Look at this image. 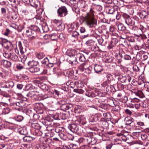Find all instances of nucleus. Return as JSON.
Masks as SVG:
<instances>
[{"instance_id": "45", "label": "nucleus", "mask_w": 149, "mask_h": 149, "mask_svg": "<svg viewBox=\"0 0 149 149\" xmlns=\"http://www.w3.org/2000/svg\"><path fill=\"white\" fill-rule=\"evenodd\" d=\"M107 81L111 83L112 81L113 80V75L110 74H107L106 76Z\"/></svg>"}, {"instance_id": "63", "label": "nucleus", "mask_w": 149, "mask_h": 149, "mask_svg": "<svg viewBox=\"0 0 149 149\" xmlns=\"http://www.w3.org/2000/svg\"><path fill=\"white\" fill-rule=\"evenodd\" d=\"M38 86L42 89H44L46 88L47 86L45 84L42 83H38Z\"/></svg>"}, {"instance_id": "29", "label": "nucleus", "mask_w": 149, "mask_h": 149, "mask_svg": "<svg viewBox=\"0 0 149 149\" xmlns=\"http://www.w3.org/2000/svg\"><path fill=\"white\" fill-rule=\"evenodd\" d=\"M103 116L104 117L103 119L106 121H109V120H111L112 118V116H111V115L108 113H103Z\"/></svg>"}, {"instance_id": "62", "label": "nucleus", "mask_w": 149, "mask_h": 149, "mask_svg": "<svg viewBox=\"0 0 149 149\" xmlns=\"http://www.w3.org/2000/svg\"><path fill=\"white\" fill-rule=\"evenodd\" d=\"M18 46L19 49L20 51L21 52H22L23 51V47L22 46V44L21 41H19L18 42Z\"/></svg>"}, {"instance_id": "26", "label": "nucleus", "mask_w": 149, "mask_h": 149, "mask_svg": "<svg viewBox=\"0 0 149 149\" xmlns=\"http://www.w3.org/2000/svg\"><path fill=\"white\" fill-rule=\"evenodd\" d=\"M14 86V83L13 81H10L6 84L3 88H12Z\"/></svg>"}, {"instance_id": "58", "label": "nucleus", "mask_w": 149, "mask_h": 149, "mask_svg": "<svg viewBox=\"0 0 149 149\" xmlns=\"http://www.w3.org/2000/svg\"><path fill=\"white\" fill-rule=\"evenodd\" d=\"M62 128L61 127H57L55 129L54 131L56 133L59 134L62 132Z\"/></svg>"}, {"instance_id": "27", "label": "nucleus", "mask_w": 149, "mask_h": 149, "mask_svg": "<svg viewBox=\"0 0 149 149\" xmlns=\"http://www.w3.org/2000/svg\"><path fill=\"white\" fill-rule=\"evenodd\" d=\"M29 130L26 127L21 128L19 131V133L22 135H26L28 133Z\"/></svg>"}, {"instance_id": "19", "label": "nucleus", "mask_w": 149, "mask_h": 149, "mask_svg": "<svg viewBox=\"0 0 149 149\" xmlns=\"http://www.w3.org/2000/svg\"><path fill=\"white\" fill-rule=\"evenodd\" d=\"M94 69L95 72L100 74L103 70V68L100 65H95Z\"/></svg>"}, {"instance_id": "18", "label": "nucleus", "mask_w": 149, "mask_h": 149, "mask_svg": "<svg viewBox=\"0 0 149 149\" xmlns=\"http://www.w3.org/2000/svg\"><path fill=\"white\" fill-rule=\"evenodd\" d=\"M72 107V105L71 104H62L61 107V109L62 110L66 111Z\"/></svg>"}, {"instance_id": "43", "label": "nucleus", "mask_w": 149, "mask_h": 149, "mask_svg": "<svg viewBox=\"0 0 149 149\" xmlns=\"http://www.w3.org/2000/svg\"><path fill=\"white\" fill-rule=\"evenodd\" d=\"M67 53H69V55L74 56L77 53L76 50L74 49H72L68 50L67 52Z\"/></svg>"}, {"instance_id": "33", "label": "nucleus", "mask_w": 149, "mask_h": 149, "mask_svg": "<svg viewBox=\"0 0 149 149\" xmlns=\"http://www.w3.org/2000/svg\"><path fill=\"white\" fill-rule=\"evenodd\" d=\"M131 92L132 93L135 94V95L137 96L141 97V94L142 93V92L141 91H138L137 89H132L131 90Z\"/></svg>"}, {"instance_id": "44", "label": "nucleus", "mask_w": 149, "mask_h": 149, "mask_svg": "<svg viewBox=\"0 0 149 149\" xmlns=\"http://www.w3.org/2000/svg\"><path fill=\"white\" fill-rule=\"evenodd\" d=\"M88 65L86 66V68L85 69L84 71L86 73L89 74L91 73V72L92 70V68L91 66L88 67Z\"/></svg>"}, {"instance_id": "12", "label": "nucleus", "mask_w": 149, "mask_h": 149, "mask_svg": "<svg viewBox=\"0 0 149 149\" xmlns=\"http://www.w3.org/2000/svg\"><path fill=\"white\" fill-rule=\"evenodd\" d=\"M118 7L116 5L113 6H111L107 8L108 13L110 14H113L117 12Z\"/></svg>"}, {"instance_id": "50", "label": "nucleus", "mask_w": 149, "mask_h": 149, "mask_svg": "<svg viewBox=\"0 0 149 149\" xmlns=\"http://www.w3.org/2000/svg\"><path fill=\"white\" fill-rule=\"evenodd\" d=\"M45 56V54L43 53H39L36 55L37 57L39 59H41L43 58Z\"/></svg>"}, {"instance_id": "15", "label": "nucleus", "mask_w": 149, "mask_h": 149, "mask_svg": "<svg viewBox=\"0 0 149 149\" xmlns=\"http://www.w3.org/2000/svg\"><path fill=\"white\" fill-rule=\"evenodd\" d=\"M68 128L73 132H77L79 130L78 126L75 124H71L68 126Z\"/></svg>"}, {"instance_id": "56", "label": "nucleus", "mask_w": 149, "mask_h": 149, "mask_svg": "<svg viewBox=\"0 0 149 149\" xmlns=\"http://www.w3.org/2000/svg\"><path fill=\"white\" fill-rule=\"evenodd\" d=\"M68 86L67 85H64L61 86V89L65 91H69Z\"/></svg>"}, {"instance_id": "23", "label": "nucleus", "mask_w": 149, "mask_h": 149, "mask_svg": "<svg viewBox=\"0 0 149 149\" xmlns=\"http://www.w3.org/2000/svg\"><path fill=\"white\" fill-rule=\"evenodd\" d=\"M87 65L88 64L86 62L81 64L78 67L79 70L81 72H84Z\"/></svg>"}, {"instance_id": "51", "label": "nucleus", "mask_w": 149, "mask_h": 149, "mask_svg": "<svg viewBox=\"0 0 149 149\" xmlns=\"http://www.w3.org/2000/svg\"><path fill=\"white\" fill-rule=\"evenodd\" d=\"M61 22H62L60 20L55 19L54 20L53 22V23L54 24L53 25H54V27H55L57 25H59L60 24H61Z\"/></svg>"}, {"instance_id": "49", "label": "nucleus", "mask_w": 149, "mask_h": 149, "mask_svg": "<svg viewBox=\"0 0 149 149\" xmlns=\"http://www.w3.org/2000/svg\"><path fill=\"white\" fill-rule=\"evenodd\" d=\"M141 107L143 108L147 107L148 106V104L147 102L146 101L141 102H140Z\"/></svg>"}, {"instance_id": "35", "label": "nucleus", "mask_w": 149, "mask_h": 149, "mask_svg": "<svg viewBox=\"0 0 149 149\" xmlns=\"http://www.w3.org/2000/svg\"><path fill=\"white\" fill-rule=\"evenodd\" d=\"M29 28H31L33 32H38L40 31L39 28L37 26L34 25H31L29 27Z\"/></svg>"}, {"instance_id": "37", "label": "nucleus", "mask_w": 149, "mask_h": 149, "mask_svg": "<svg viewBox=\"0 0 149 149\" xmlns=\"http://www.w3.org/2000/svg\"><path fill=\"white\" fill-rule=\"evenodd\" d=\"M31 127L35 130L40 129L41 127L40 125L37 123H32L31 125Z\"/></svg>"}, {"instance_id": "3", "label": "nucleus", "mask_w": 149, "mask_h": 149, "mask_svg": "<svg viewBox=\"0 0 149 149\" xmlns=\"http://www.w3.org/2000/svg\"><path fill=\"white\" fill-rule=\"evenodd\" d=\"M86 95L87 96L90 97H94L97 96L101 97L104 96V94L97 89L88 90L86 93Z\"/></svg>"}, {"instance_id": "40", "label": "nucleus", "mask_w": 149, "mask_h": 149, "mask_svg": "<svg viewBox=\"0 0 149 149\" xmlns=\"http://www.w3.org/2000/svg\"><path fill=\"white\" fill-rule=\"evenodd\" d=\"M73 59L72 58H71L69 61V63L73 65L77 64L78 63L77 58L75 57Z\"/></svg>"}, {"instance_id": "57", "label": "nucleus", "mask_w": 149, "mask_h": 149, "mask_svg": "<svg viewBox=\"0 0 149 149\" xmlns=\"http://www.w3.org/2000/svg\"><path fill=\"white\" fill-rule=\"evenodd\" d=\"M136 38L133 36L129 37L128 38V40L129 42H135Z\"/></svg>"}, {"instance_id": "59", "label": "nucleus", "mask_w": 149, "mask_h": 149, "mask_svg": "<svg viewBox=\"0 0 149 149\" xmlns=\"http://www.w3.org/2000/svg\"><path fill=\"white\" fill-rule=\"evenodd\" d=\"M42 30L44 32H47L49 30V29L47 25L45 24L42 26Z\"/></svg>"}, {"instance_id": "55", "label": "nucleus", "mask_w": 149, "mask_h": 149, "mask_svg": "<svg viewBox=\"0 0 149 149\" xmlns=\"http://www.w3.org/2000/svg\"><path fill=\"white\" fill-rule=\"evenodd\" d=\"M50 61L47 57L45 58L44 59L41 61V63L43 64H46L47 65Z\"/></svg>"}, {"instance_id": "11", "label": "nucleus", "mask_w": 149, "mask_h": 149, "mask_svg": "<svg viewBox=\"0 0 149 149\" xmlns=\"http://www.w3.org/2000/svg\"><path fill=\"white\" fill-rule=\"evenodd\" d=\"M76 122L77 124H78L81 125L86 124V121L85 118L83 116H80L77 118V120L76 121Z\"/></svg>"}, {"instance_id": "4", "label": "nucleus", "mask_w": 149, "mask_h": 149, "mask_svg": "<svg viewBox=\"0 0 149 149\" xmlns=\"http://www.w3.org/2000/svg\"><path fill=\"white\" fill-rule=\"evenodd\" d=\"M3 55L6 58L14 62L17 61L19 60L18 56L13 52L5 53Z\"/></svg>"}, {"instance_id": "6", "label": "nucleus", "mask_w": 149, "mask_h": 149, "mask_svg": "<svg viewBox=\"0 0 149 149\" xmlns=\"http://www.w3.org/2000/svg\"><path fill=\"white\" fill-rule=\"evenodd\" d=\"M58 16L61 17L65 16L68 13L66 8L65 6H62L59 8L57 10Z\"/></svg>"}, {"instance_id": "28", "label": "nucleus", "mask_w": 149, "mask_h": 149, "mask_svg": "<svg viewBox=\"0 0 149 149\" xmlns=\"http://www.w3.org/2000/svg\"><path fill=\"white\" fill-rule=\"evenodd\" d=\"M95 42L92 39H90L88 40L86 42V44L89 47V48H91L93 47V46L95 44Z\"/></svg>"}, {"instance_id": "21", "label": "nucleus", "mask_w": 149, "mask_h": 149, "mask_svg": "<svg viewBox=\"0 0 149 149\" xmlns=\"http://www.w3.org/2000/svg\"><path fill=\"white\" fill-rule=\"evenodd\" d=\"M38 93L36 91H32L29 92L26 94V96L30 97H34L35 98L37 97Z\"/></svg>"}, {"instance_id": "16", "label": "nucleus", "mask_w": 149, "mask_h": 149, "mask_svg": "<svg viewBox=\"0 0 149 149\" xmlns=\"http://www.w3.org/2000/svg\"><path fill=\"white\" fill-rule=\"evenodd\" d=\"M26 99L25 98L24 100H20L18 101L15 102L14 103V105H15L17 106L23 107L25 105V101Z\"/></svg>"}, {"instance_id": "38", "label": "nucleus", "mask_w": 149, "mask_h": 149, "mask_svg": "<svg viewBox=\"0 0 149 149\" xmlns=\"http://www.w3.org/2000/svg\"><path fill=\"white\" fill-rule=\"evenodd\" d=\"M146 13V10H143L141 12H139L137 13V15L139 16V17L141 19L143 18L144 16Z\"/></svg>"}, {"instance_id": "61", "label": "nucleus", "mask_w": 149, "mask_h": 149, "mask_svg": "<svg viewBox=\"0 0 149 149\" xmlns=\"http://www.w3.org/2000/svg\"><path fill=\"white\" fill-rule=\"evenodd\" d=\"M122 55L119 54L117 57L116 60L119 63H120L122 61Z\"/></svg>"}, {"instance_id": "34", "label": "nucleus", "mask_w": 149, "mask_h": 149, "mask_svg": "<svg viewBox=\"0 0 149 149\" xmlns=\"http://www.w3.org/2000/svg\"><path fill=\"white\" fill-rule=\"evenodd\" d=\"M98 120V117L97 115H93L89 118V120L91 122H96Z\"/></svg>"}, {"instance_id": "24", "label": "nucleus", "mask_w": 149, "mask_h": 149, "mask_svg": "<svg viewBox=\"0 0 149 149\" xmlns=\"http://www.w3.org/2000/svg\"><path fill=\"white\" fill-rule=\"evenodd\" d=\"M39 3L38 0H31L30 3L31 6L36 8L38 7Z\"/></svg>"}, {"instance_id": "5", "label": "nucleus", "mask_w": 149, "mask_h": 149, "mask_svg": "<svg viewBox=\"0 0 149 149\" xmlns=\"http://www.w3.org/2000/svg\"><path fill=\"white\" fill-rule=\"evenodd\" d=\"M122 17L127 25L133 26L135 24V22L132 19L129 15L125 13L123 15Z\"/></svg>"}, {"instance_id": "30", "label": "nucleus", "mask_w": 149, "mask_h": 149, "mask_svg": "<svg viewBox=\"0 0 149 149\" xmlns=\"http://www.w3.org/2000/svg\"><path fill=\"white\" fill-rule=\"evenodd\" d=\"M2 63L3 66L6 68H10L11 66V63L10 61L3 60L2 61Z\"/></svg>"}, {"instance_id": "10", "label": "nucleus", "mask_w": 149, "mask_h": 149, "mask_svg": "<svg viewBox=\"0 0 149 149\" xmlns=\"http://www.w3.org/2000/svg\"><path fill=\"white\" fill-rule=\"evenodd\" d=\"M99 33L100 34H104L107 32V26L104 25H102L99 26L97 29Z\"/></svg>"}, {"instance_id": "47", "label": "nucleus", "mask_w": 149, "mask_h": 149, "mask_svg": "<svg viewBox=\"0 0 149 149\" xmlns=\"http://www.w3.org/2000/svg\"><path fill=\"white\" fill-rule=\"evenodd\" d=\"M114 88L113 86L109 84L106 88V91L107 92H111L112 91L113 88Z\"/></svg>"}, {"instance_id": "17", "label": "nucleus", "mask_w": 149, "mask_h": 149, "mask_svg": "<svg viewBox=\"0 0 149 149\" xmlns=\"http://www.w3.org/2000/svg\"><path fill=\"white\" fill-rule=\"evenodd\" d=\"M117 27L118 30L120 31H123L124 33H127V32L125 31L126 27L123 24L120 23L119 24L117 25Z\"/></svg>"}, {"instance_id": "9", "label": "nucleus", "mask_w": 149, "mask_h": 149, "mask_svg": "<svg viewBox=\"0 0 149 149\" xmlns=\"http://www.w3.org/2000/svg\"><path fill=\"white\" fill-rule=\"evenodd\" d=\"M118 79L122 83H124L127 81L129 82L132 79L131 77L129 75L119 77Z\"/></svg>"}, {"instance_id": "39", "label": "nucleus", "mask_w": 149, "mask_h": 149, "mask_svg": "<svg viewBox=\"0 0 149 149\" xmlns=\"http://www.w3.org/2000/svg\"><path fill=\"white\" fill-rule=\"evenodd\" d=\"M33 132V135L36 136H40L42 134V132L40 129L35 130Z\"/></svg>"}, {"instance_id": "48", "label": "nucleus", "mask_w": 149, "mask_h": 149, "mask_svg": "<svg viewBox=\"0 0 149 149\" xmlns=\"http://www.w3.org/2000/svg\"><path fill=\"white\" fill-rule=\"evenodd\" d=\"M58 135L60 138L64 140H66L67 138L66 135L63 134L62 132L61 133L58 134Z\"/></svg>"}, {"instance_id": "22", "label": "nucleus", "mask_w": 149, "mask_h": 149, "mask_svg": "<svg viewBox=\"0 0 149 149\" xmlns=\"http://www.w3.org/2000/svg\"><path fill=\"white\" fill-rule=\"evenodd\" d=\"M76 56L77 58L79 59L80 61L84 62L86 60V58L84 56L80 53L77 54Z\"/></svg>"}, {"instance_id": "14", "label": "nucleus", "mask_w": 149, "mask_h": 149, "mask_svg": "<svg viewBox=\"0 0 149 149\" xmlns=\"http://www.w3.org/2000/svg\"><path fill=\"white\" fill-rule=\"evenodd\" d=\"M125 124L127 125L133 126L134 125V120L131 117H127L125 118Z\"/></svg>"}, {"instance_id": "54", "label": "nucleus", "mask_w": 149, "mask_h": 149, "mask_svg": "<svg viewBox=\"0 0 149 149\" xmlns=\"http://www.w3.org/2000/svg\"><path fill=\"white\" fill-rule=\"evenodd\" d=\"M110 82L107 81H106L104 82L102 84V86L104 88H106L107 87L109 84H110Z\"/></svg>"}, {"instance_id": "46", "label": "nucleus", "mask_w": 149, "mask_h": 149, "mask_svg": "<svg viewBox=\"0 0 149 149\" xmlns=\"http://www.w3.org/2000/svg\"><path fill=\"white\" fill-rule=\"evenodd\" d=\"M113 144L111 142L109 141L107 142L106 144L105 147L106 149H111Z\"/></svg>"}, {"instance_id": "64", "label": "nucleus", "mask_w": 149, "mask_h": 149, "mask_svg": "<svg viewBox=\"0 0 149 149\" xmlns=\"http://www.w3.org/2000/svg\"><path fill=\"white\" fill-rule=\"evenodd\" d=\"M27 30L26 31V34L28 36H30L32 34L34 33L33 32L31 28Z\"/></svg>"}, {"instance_id": "52", "label": "nucleus", "mask_w": 149, "mask_h": 149, "mask_svg": "<svg viewBox=\"0 0 149 149\" xmlns=\"http://www.w3.org/2000/svg\"><path fill=\"white\" fill-rule=\"evenodd\" d=\"M110 32H111L110 34L111 36H116V29L114 27H110Z\"/></svg>"}, {"instance_id": "41", "label": "nucleus", "mask_w": 149, "mask_h": 149, "mask_svg": "<svg viewBox=\"0 0 149 149\" xmlns=\"http://www.w3.org/2000/svg\"><path fill=\"white\" fill-rule=\"evenodd\" d=\"M84 136L85 137L84 139L85 140V139H88V138H91L93 137V134L91 132L85 133H84Z\"/></svg>"}, {"instance_id": "25", "label": "nucleus", "mask_w": 149, "mask_h": 149, "mask_svg": "<svg viewBox=\"0 0 149 149\" xmlns=\"http://www.w3.org/2000/svg\"><path fill=\"white\" fill-rule=\"evenodd\" d=\"M38 64V62L34 60L29 61L27 63L29 67V68L36 66Z\"/></svg>"}, {"instance_id": "60", "label": "nucleus", "mask_w": 149, "mask_h": 149, "mask_svg": "<svg viewBox=\"0 0 149 149\" xmlns=\"http://www.w3.org/2000/svg\"><path fill=\"white\" fill-rule=\"evenodd\" d=\"M97 142V140L95 137L93 136L91 139L89 145H93L95 144Z\"/></svg>"}, {"instance_id": "8", "label": "nucleus", "mask_w": 149, "mask_h": 149, "mask_svg": "<svg viewBox=\"0 0 149 149\" xmlns=\"http://www.w3.org/2000/svg\"><path fill=\"white\" fill-rule=\"evenodd\" d=\"M52 119L49 117H47L42 121V123L45 125H54Z\"/></svg>"}, {"instance_id": "31", "label": "nucleus", "mask_w": 149, "mask_h": 149, "mask_svg": "<svg viewBox=\"0 0 149 149\" xmlns=\"http://www.w3.org/2000/svg\"><path fill=\"white\" fill-rule=\"evenodd\" d=\"M23 139L24 142H29L33 140V138L31 136L25 135L23 137Z\"/></svg>"}, {"instance_id": "1", "label": "nucleus", "mask_w": 149, "mask_h": 149, "mask_svg": "<svg viewBox=\"0 0 149 149\" xmlns=\"http://www.w3.org/2000/svg\"><path fill=\"white\" fill-rule=\"evenodd\" d=\"M102 6L99 5L94 4L90 9L89 11L87 13L85 16L84 21L86 24L90 28H92L97 25L96 19L94 17V11L93 9H96L97 11H100L102 10Z\"/></svg>"}, {"instance_id": "13", "label": "nucleus", "mask_w": 149, "mask_h": 149, "mask_svg": "<svg viewBox=\"0 0 149 149\" xmlns=\"http://www.w3.org/2000/svg\"><path fill=\"white\" fill-rule=\"evenodd\" d=\"M79 6L81 11H86L88 9V6L84 1H80L79 3Z\"/></svg>"}, {"instance_id": "32", "label": "nucleus", "mask_w": 149, "mask_h": 149, "mask_svg": "<svg viewBox=\"0 0 149 149\" xmlns=\"http://www.w3.org/2000/svg\"><path fill=\"white\" fill-rule=\"evenodd\" d=\"M56 30L58 31H61L63 30L65 28V26L61 22L60 25H57L55 27Z\"/></svg>"}, {"instance_id": "42", "label": "nucleus", "mask_w": 149, "mask_h": 149, "mask_svg": "<svg viewBox=\"0 0 149 149\" xmlns=\"http://www.w3.org/2000/svg\"><path fill=\"white\" fill-rule=\"evenodd\" d=\"M15 119L16 121L20 122L22 121L24 119V117L21 115H18L15 117Z\"/></svg>"}, {"instance_id": "53", "label": "nucleus", "mask_w": 149, "mask_h": 149, "mask_svg": "<svg viewBox=\"0 0 149 149\" xmlns=\"http://www.w3.org/2000/svg\"><path fill=\"white\" fill-rule=\"evenodd\" d=\"M74 91L79 94H83L84 92L81 89H75L74 90Z\"/></svg>"}, {"instance_id": "7", "label": "nucleus", "mask_w": 149, "mask_h": 149, "mask_svg": "<svg viewBox=\"0 0 149 149\" xmlns=\"http://www.w3.org/2000/svg\"><path fill=\"white\" fill-rule=\"evenodd\" d=\"M7 104L2 102H0V109H2V113L3 114L8 113L10 111V109L9 107H3Z\"/></svg>"}, {"instance_id": "2", "label": "nucleus", "mask_w": 149, "mask_h": 149, "mask_svg": "<svg viewBox=\"0 0 149 149\" xmlns=\"http://www.w3.org/2000/svg\"><path fill=\"white\" fill-rule=\"evenodd\" d=\"M147 30L146 28L141 25L139 26V28L136 27V26H133L132 29V33L134 35L136 36L141 35L146 32Z\"/></svg>"}, {"instance_id": "20", "label": "nucleus", "mask_w": 149, "mask_h": 149, "mask_svg": "<svg viewBox=\"0 0 149 149\" xmlns=\"http://www.w3.org/2000/svg\"><path fill=\"white\" fill-rule=\"evenodd\" d=\"M78 82L77 81L74 82L70 81L67 83V85L70 87L73 88L75 86L79 87V86L78 85Z\"/></svg>"}, {"instance_id": "36", "label": "nucleus", "mask_w": 149, "mask_h": 149, "mask_svg": "<svg viewBox=\"0 0 149 149\" xmlns=\"http://www.w3.org/2000/svg\"><path fill=\"white\" fill-rule=\"evenodd\" d=\"M29 70L31 72L34 73L38 72L40 70V68L36 66L31 68H29Z\"/></svg>"}]
</instances>
